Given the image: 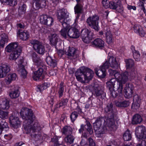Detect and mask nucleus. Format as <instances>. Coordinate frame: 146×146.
Returning <instances> with one entry per match:
<instances>
[{"mask_svg": "<svg viewBox=\"0 0 146 146\" xmlns=\"http://www.w3.org/2000/svg\"><path fill=\"white\" fill-rule=\"evenodd\" d=\"M20 114L22 118L25 119L23 124L26 133H30L31 131L33 133L41 129L40 125L35 119L32 110L27 108H23Z\"/></svg>", "mask_w": 146, "mask_h": 146, "instance_id": "nucleus-1", "label": "nucleus"}, {"mask_svg": "<svg viewBox=\"0 0 146 146\" xmlns=\"http://www.w3.org/2000/svg\"><path fill=\"white\" fill-rule=\"evenodd\" d=\"M109 71L111 76L114 75L115 77L118 82L117 90L119 94L122 93L123 86V84H125L127 82L129 76L130 77L131 76L133 78L134 77L135 75V72L132 71L131 74V72H125L121 74L116 70L111 69H109Z\"/></svg>", "mask_w": 146, "mask_h": 146, "instance_id": "nucleus-2", "label": "nucleus"}, {"mask_svg": "<svg viewBox=\"0 0 146 146\" xmlns=\"http://www.w3.org/2000/svg\"><path fill=\"white\" fill-rule=\"evenodd\" d=\"M107 118H106L105 119L103 117H99L97 118L95 122L93 123L94 128L96 135L98 137H100L101 134H103L105 133L106 128L102 127V123L104 122L105 125H106L110 127L113 128L115 127V128H116L115 124H114V126H109L107 124Z\"/></svg>", "mask_w": 146, "mask_h": 146, "instance_id": "nucleus-3", "label": "nucleus"}, {"mask_svg": "<svg viewBox=\"0 0 146 146\" xmlns=\"http://www.w3.org/2000/svg\"><path fill=\"white\" fill-rule=\"evenodd\" d=\"M105 111L108 114L107 118V125L110 127L114 126L115 121L114 118V112L113 105L112 103L108 104L105 108Z\"/></svg>", "mask_w": 146, "mask_h": 146, "instance_id": "nucleus-4", "label": "nucleus"}, {"mask_svg": "<svg viewBox=\"0 0 146 146\" xmlns=\"http://www.w3.org/2000/svg\"><path fill=\"white\" fill-rule=\"evenodd\" d=\"M38 66H39L38 69L34 72L33 75V78L35 81L43 79L46 71V67L43 64H41Z\"/></svg>", "mask_w": 146, "mask_h": 146, "instance_id": "nucleus-5", "label": "nucleus"}, {"mask_svg": "<svg viewBox=\"0 0 146 146\" xmlns=\"http://www.w3.org/2000/svg\"><path fill=\"white\" fill-rule=\"evenodd\" d=\"M99 17L97 15H94L89 17L87 19L86 22L88 25L95 30H99L98 21Z\"/></svg>", "mask_w": 146, "mask_h": 146, "instance_id": "nucleus-6", "label": "nucleus"}, {"mask_svg": "<svg viewBox=\"0 0 146 146\" xmlns=\"http://www.w3.org/2000/svg\"><path fill=\"white\" fill-rule=\"evenodd\" d=\"M76 72L85 76V79L86 80L92 79L94 74L92 70L84 66L81 67Z\"/></svg>", "mask_w": 146, "mask_h": 146, "instance_id": "nucleus-7", "label": "nucleus"}, {"mask_svg": "<svg viewBox=\"0 0 146 146\" xmlns=\"http://www.w3.org/2000/svg\"><path fill=\"white\" fill-rule=\"evenodd\" d=\"M81 37L84 42L86 43H88L93 38L92 33L88 29H84L81 31Z\"/></svg>", "mask_w": 146, "mask_h": 146, "instance_id": "nucleus-8", "label": "nucleus"}, {"mask_svg": "<svg viewBox=\"0 0 146 146\" xmlns=\"http://www.w3.org/2000/svg\"><path fill=\"white\" fill-rule=\"evenodd\" d=\"M78 17H77L75 21V23L74 24V26L76 27H72L70 28L68 33V36L70 38H77L80 36V33L78 29L76 28V25L77 23Z\"/></svg>", "mask_w": 146, "mask_h": 146, "instance_id": "nucleus-9", "label": "nucleus"}, {"mask_svg": "<svg viewBox=\"0 0 146 146\" xmlns=\"http://www.w3.org/2000/svg\"><path fill=\"white\" fill-rule=\"evenodd\" d=\"M30 43L33 46L35 50L38 53L43 55L45 53V47L41 43L37 40H31Z\"/></svg>", "mask_w": 146, "mask_h": 146, "instance_id": "nucleus-10", "label": "nucleus"}, {"mask_svg": "<svg viewBox=\"0 0 146 146\" xmlns=\"http://www.w3.org/2000/svg\"><path fill=\"white\" fill-rule=\"evenodd\" d=\"M56 15L58 21L61 24L66 23L65 21L68 17L67 10L63 8L59 9L57 10Z\"/></svg>", "mask_w": 146, "mask_h": 146, "instance_id": "nucleus-11", "label": "nucleus"}, {"mask_svg": "<svg viewBox=\"0 0 146 146\" xmlns=\"http://www.w3.org/2000/svg\"><path fill=\"white\" fill-rule=\"evenodd\" d=\"M108 61L106 60L104 63L101 68H102L103 69H108L109 66L113 68H116L118 67V64L115 58L113 56L110 57L108 58Z\"/></svg>", "mask_w": 146, "mask_h": 146, "instance_id": "nucleus-12", "label": "nucleus"}, {"mask_svg": "<svg viewBox=\"0 0 146 146\" xmlns=\"http://www.w3.org/2000/svg\"><path fill=\"white\" fill-rule=\"evenodd\" d=\"M40 21L42 24L49 27L52 26L54 23L53 18L46 15H41L40 17Z\"/></svg>", "mask_w": 146, "mask_h": 146, "instance_id": "nucleus-13", "label": "nucleus"}, {"mask_svg": "<svg viewBox=\"0 0 146 146\" xmlns=\"http://www.w3.org/2000/svg\"><path fill=\"white\" fill-rule=\"evenodd\" d=\"M145 131V128L143 126L137 127L135 129V134L137 138L140 139H145L146 138Z\"/></svg>", "mask_w": 146, "mask_h": 146, "instance_id": "nucleus-14", "label": "nucleus"}, {"mask_svg": "<svg viewBox=\"0 0 146 146\" xmlns=\"http://www.w3.org/2000/svg\"><path fill=\"white\" fill-rule=\"evenodd\" d=\"M145 131V128L143 126L137 127L135 129V134L137 138L140 139H145L146 138Z\"/></svg>", "mask_w": 146, "mask_h": 146, "instance_id": "nucleus-15", "label": "nucleus"}, {"mask_svg": "<svg viewBox=\"0 0 146 146\" xmlns=\"http://www.w3.org/2000/svg\"><path fill=\"white\" fill-rule=\"evenodd\" d=\"M134 86L131 84H126L124 90L125 97L127 98H131L133 93Z\"/></svg>", "mask_w": 146, "mask_h": 146, "instance_id": "nucleus-16", "label": "nucleus"}, {"mask_svg": "<svg viewBox=\"0 0 146 146\" xmlns=\"http://www.w3.org/2000/svg\"><path fill=\"white\" fill-rule=\"evenodd\" d=\"M9 121L10 124L14 128H18L20 126V122L18 117L11 115L9 118Z\"/></svg>", "mask_w": 146, "mask_h": 146, "instance_id": "nucleus-17", "label": "nucleus"}, {"mask_svg": "<svg viewBox=\"0 0 146 146\" xmlns=\"http://www.w3.org/2000/svg\"><path fill=\"white\" fill-rule=\"evenodd\" d=\"M10 66L7 64H3L0 66V78L5 77L10 71Z\"/></svg>", "mask_w": 146, "mask_h": 146, "instance_id": "nucleus-18", "label": "nucleus"}, {"mask_svg": "<svg viewBox=\"0 0 146 146\" xmlns=\"http://www.w3.org/2000/svg\"><path fill=\"white\" fill-rule=\"evenodd\" d=\"M91 44L93 47L101 49L104 46V42L102 39L98 38L91 42Z\"/></svg>", "mask_w": 146, "mask_h": 146, "instance_id": "nucleus-19", "label": "nucleus"}, {"mask_svg": "<svg viewBox=\"0 0 146 146\" xmlns=\"http://www.w3.org/2000/svg\"><path fill=\"white\" fill-rule=\"evenodd\" d=\"M105 33L107 42L109 44L113 42V35L109 27H105L104 29Z\"/></svg>", "mask_w": 146, "mask_h": 146, "instance_id": "nucleus-20", "label": "nucleus"}, {"mask_svg": "<svg viewBox=\"0 0 146 146\" xmlns=\"http://www.w3.org/2000/svg\"><path fill=\"white\" fill-rule=\"evenodd\" d=\"M19 48L21 49L20 46H18V43L14 42L11 43L7 45L6 49L7 52H10L18 50Z\"/></svg>", "mask_w": 146, "mask_h": 146, "instance_id": "nucleus-21", "label": "nucleus"}, {"mask_svg": "<svg viewBox=\"0 0 146 146\" xmlns=\"http://www.w3.org/2000/svg\"><path fill=\"white\" fill-rule=\"evenodd\" d=\"M109 8L112 9H116L119 12H121L123 10L122 5H119L117 2L111 1L110 3Z\"/></svg>", "mask_w": 146, "mask_h": 146, "instance_id": "nucleus-22", "label": "nucleus"}, {"mask_svg": "<svg viewBox=\"0 0 146 146\" xmlns=\"http://www.w3.org/2000/svg\"><path fill=\"white\" fill-rule=\"evenodd\" d=\"M61 24L63 28L60 31L61 35L66 38L67 35H68V31L70 28V25L66 23H64Z\"/></svg>", "mask_w": 146, "mask_h": 146, "instance_id": "nucleus-23", "label": "nucleus"}, {"mask_svg": "<svg viewBox=\"0 0 146 146\" xmlns=\"http://www.w3.org/2000/svg\"><path fill=\"white\" fill-rule=\"evenodd\" d=\"M32 57L33 62L35 64L34 66L32 67V70L34 71L35 70V68H36V65L39 66L42 64L41 60L39 58L37 57V55L35 52H34L32 54Z\"/></svg>", "mask_w": 146, "mask_h": 146, "instance_id": "nucleus-24", "label": "nucleus"}, {"mask_svg": "<svg viewBox=\"0 0 146 146\" xmlns=\"http://www.w3.org/2000/svg\"><path fill=\"white\" fill-rule=\"evenodd\" d=\"M50 44L54 46L56 45L58 42V37L56 33L50 34L48 36Z\"/></svg>", "mask_w": 146, "mask_h": 146, "instance_id": "nucleus-25", "label": "nucleus"}, {"mask_svg": "<svg viewBox=\"0 0 146 146\" xmlns=\"http://www.w3.org/2000/svg\"><path fill=\"white\" fill-rule=\"evenodd\" d=\"M94 95L97 97L101 98L104 96V93L103 91L97 85L95 84L94 86Z\"/></svg>", "mask_w": 146, "mask_h": 146, "instance_id": "nucleus-26", "label": "nucleus"}, {"mask_svg": "<svg viewBox=\"0 0 146 146\" xmlns=\"http://www.w3.org/2000/svg\"><path fill=\"white\" fill-rule=\"evenodd\" d=\"M133 101L131 108L136 110L140 107L141 99L138 96H135L133 98Z\"/></svg>", "mask_w": 146, "mask_h": 146, "instance_id": "nucleus-27", "label": "nucleus"}, {"mask_svg": "<svg viewBox=\"0 0 146 146\" xmlns=\"http://www.w3.org/2000/svg\"><path fill=\"white\" fill-rule=\"evenodd\" d=\"M15 87L11 89L9 92V95L10 97L12 99L16 98L18 97L19 95V91L18 89L15 88Z\"/></svg>", "mask_w": 146, "mask_h": 146, "instance_id": "nucleus-28", "label": "nucleus"}, {"mask_svg": "<svg viewBox=\"0 0 146 146\" xmlns=\"http://www.w3.org/2000/svg\"><path fill=\"white\" fill-rule=\"evenodd\" d=\"M9 107V102L4 98L0 99V108L3 109H8Z\"/></svg>", "mask_w": 146, "mask_h": 146, "instance_id": "nucleus-29", "label": "nucleus"}, {"mask_svg": "<svg viewBox=\"0 0 146 146\" xmlns=\"http://www.w3.org/2000/svg\"><path fill=\"white\" fill-rule=\"evenodd\" d=\"M75 75L76 79L77 80L82 84L85 83L86 82H88L92 79H85V76H83V75L76 72L75 73Z\"/></svg>", "mask_w": 146, "mask_h": 146, "instance_id": "nucleus-30", "label": "nucleus"}, {"mask_svg": "<svg viewBox=\"0 0 146 146\" xmlns=\"http://www.w3.org/2000/svg\"><path fill=\"white\" fill-rule=\"evenodd\" d=\"M61 132L63 135L66 136L72 134V129L70 126H66L61 129Z\"/></svg>", "mask_w": 146, "mask_h": 146, "instance_id": "nucleus-31", "label": "nucleus"}, {"mask_svg": "<svg viewBox=\"0 0 146 146\" xmlns=\"http://www.w3.org/2000/svg\"><path fill=\"white\" fill-rule=\"evenodd\" d=\"M17 76L15 73H10L8 74L5 78V82L7 84H10L12 81L15 80Z\"/></svg>", "mask_w": 146, "mask_h": 146, "instance_id": "nucleus-32", "label": "nucleus"}, {"mask_svg": "<svg viewBox=\"0 0 146 146\" xmlns=\"http://www.w3.org/2000/svg\"><path fill=\"white\" fill-rule=\"evenodd\" d=\"M21 52V49L19 48L18 50L12 52L9 58L11 60H16L18 58Z\"/></svg>", "mask_w": 146, "mask_h": 146, "instance_id": "nucleus-33", "label": "nucleus"}, {"mask_svg": "<svg viewBox=\"0 0 146 146\" xmlns=\"http://www.w3.org/2000/svg\"><path fill=\"white\" fill-rule=\"evenodd\" d=\"M131 49L133 54L134 58L137 61H139L140 59V54L139 52L135 49V47L132 46L131 47Z\"/></svg>", "mask_w": 146, "mask_h": 146, "instance_id": "nucleus-34", "label": "nucleus"}, {"mask_svg": "<svg viewBox=\"0 0 146 146\" xmlns=\"http://www.w3.org/2000/svg\"><path fill=\"white\" fill-rule=\"evenodd\" d=\"M46 61L47 64L52 67L54 68L56 66L57 62L56 60L53 59L50 56H47Z\"/></svg>", "mask_w": 146, "mask_h": 146, "instance_id": "nucleus-35", "label": "nucleus"}, {"mask_svg": "<svg viewBox=\"0 0 146 146\" xmlns=\"http://www.w3.org/2000/svg\"><path fill=\"white\" fill-rule=\"evenodd\" d=\"M142 121V118L139 114L134 115L132 120V123L133 124L140 123Z\"/></svg>", "mask_w": 146, "mask_h": 146, "instance_id": "nucleus-36", "label": "nucleus"}, {"mask_svg": "<svg viewBox=\"0 0 146 146\" xmlns=\"http://www.w3.org/2000/svg\"><path fill=\"white\" fill-rule=\"evenodd\" d=\"M8 40V36L5 34L1 35V38L0 40V46L3 48L6 43L7 42Z\"/></svg>", "mask_w": 146, "mask_h": 146, "instance_id": "nucleus-37", "label": "nucleus"}, {"mask_svg": "<svg viewBox=\"0 0 146 146\" xmlns=\"http://www.w3.org/2000/svg\"><path fill=\"white\" fill-rule=\"evenodd\" d=\"M130 103L129 101H124L122 102L116 101L115 104L117 106L119 107H127L129 105Z\"/></svg>", "mask_w": 146, "mask_h": 146, "instance_id": "nucleus-38", "label": "nucleus"}, {"mask_svg": "<svg viewBox=\"0 0 146 146\" xmlns=\"http://www.w3.org/2000/svg\"><path fill=\"white\" fill-rule=\"evenodd\" d=\"M106 70L105 69L100 68L98 70H95V72L96 75L100 77L104 78L106 76Z\"/></svg>", "mask_w": 146, "mask_h": 146, "instance_id": "nucleus-39", "label": "nucleus"}, {"mask_svg": "<svg viewBox=\"0 0 146 146\" xmlns=\"http://www.w3.org/2000/svg\"><path fill=\"white\" fill-rule=\"evenodd\" d=\"M19 73L21 77L23 78L26 77L27 72L25 69L23 65L21 66V67L19 68Z\"/></svg>", "mask_w": 146, "mask_h": 146, "instance_id": "nucleus-40", "label": "nucleus"}, {"mask_svg": "<svg viewBox=\"0 0 146 146\" xmlns=\"http://www.w3.org/2000/svg\"><path fill=\"white\" fill-rule=\"evenodd\" d=\"M83 3H77L76 6L74 7V11L75 13L78 14L81 13L82 12Z\"/></svg>", "mask_w": 146, "mask_h": 146, "instance_id": "nucleus-41", "label": "nucleus"}, {"mask_svg": "<svg viewBox=\"0 0 146 146\" xmlns=\"http://www.w3.org/2000/svg\"><path fill=\"white\" fill-rule=\"evenodd\" d=\"M64 82H61L60 83L58 90V94L59 98L62 97L63 95L64 91Z\"/></svg>", "mask_w": 146, "mask_h": 146, "instance_id": "nucleus-42", "label": "nucleus"}, {"mask_svg": "<svg viewBox=\"0 0 146 146\" xmlns=\"http://www.w3.org/2000/svg\"><path fill=\"white\" fill-rule=\"evenodd\" d=\"M123 137L124 140L125 141L130 140L132 138L130 131L128 130L126 131L123 135Z\"/></svg>", "mask_w": 146, "mask_h": 146, "instance_id": "nucleus-43", "label": "nucleus"}, {"mask_svg": "<svg viewBox=\"0 0 146 146\" xmlns=\"http://www.w3.org/2000/svg\"><path fill=\"white\" fill-rule=\"evenodd\" d=\"M20 38L23 40H27L29 37L28 32L27 31H24L20 33Z\"/></svg>", "mask_w": 146, "mask_h": 146, "instance_id": "nucleus-44", "label": "nucleus"}, {"mask_svg": "<svg viewBox=\"0 0 146 146\" xmlns=\"http://www.w3.org/2000/svg\"><path fill=\"white\" fill-rule=\"evenodd\" d=\"M36 1L35 5L37 8L44 7L46 5L45 1L43 0H35Z\"/></svg>", "mask_w": 146, "mask_h": 146, "instance_id": "nucleus-45", "label": "nucleus"}, {"mask_svg": "<svg viewBox=\"0 0 146 146\" xmlns=\"http://www.w3.org/2000/svg\"><path fill=\"white\" fill-rule=\"evenodd\" d=\"M2 3L4 4L14 6L17 4V2L14 0H2Z\"/></svg>", "mask_w": 146, "mask_h": 146, "instance_id": "nucleus-46", "label": "nucleus"}, {"mask_svg": "<svg viewBox=\"0 0 146 146\" xmlns=\"http://www.w3.org/2000/svg\"><path fill=\"white\" fill-rule=\"evenodd\" d=\"M74 139V136L70 134L66 136L64 138V140L66 143L70 144L73 143Z\"/></svg>", "mask_w": 146, "mask_h": 146, "instance_id": "nucleus-47", "label": "nucleus"}, {"mask_svg": "<svg viewBox=\"0 0 146 146\" xmlns=\"http://www.w3.org/2000/svg\"><path fill=\"white\" fill-rule=\"evenodd\" d=\"M116 79L115 78H111L109 81H108L107 83L109 89L114 88V85Z\"/></svg>", "mask_w": 146, "mask_h": 146, "instance_id": "nucleus-48", "label": "nucleus"}, {"mask_svg": "<svg viewBox=\"0 0 146 146\" xmlns=\"http://www.w3.org/2000/svg\"><path fill=\"white\" fill-rule=\"evenodd\" d=\"M68 101V100L67 98L62 99L60 102L57 105V106L59 108L61 107H64L66 105Z\"/></svg>", "mask_w": 146, "mask_h": 146, "instance_id": "nucleus-49", "label": "nucleus"}, {"mask_svg": "<svg viewBox=\"0 0 146 146\" xmlns=\"http://www.w3.org/2000/svg\"><path fill=\"white\" fill-rule=\"evenodd\" d=\"M86 124L85 125V126H86V129L89 132L90 134L91 135L93 133V130L92 125H91L90 122L88 121H86Z\"/></svg>", "mask_w": 146, "mask_h": 146, "instance_id": "nucleus-50", "label": "nucleus"}, {"mask_svg": "<svg viewBox=\"0 0 146 146\" xmlns=\"http://www.w3.org/2000/svg\"><path fill=\"white\" fill-rule=\"evenodd\" d=\"M9 113L7 111L0 110V118L3 119L7 118L8 117Z\"/></svg>", "mask_w": 146, "mask_h": 146, "instance_id": "nucleus-51", "label": "nucleus"}, {"mask_svg": "<svg viewBox=\"0 0 146 146\" xmlns=\"http://www.w3.org/2000/svg\"><path fill=\"white\" fill-rule=\"evenodd\" d=\"M76 50L73 47H69V49L68 51L67 55L69 56L73 57L75 54Z\"/></svg>", "mask_w": 146, "mask_h": 146, "instance_id": "nucleus-52", "label": "nucleus"}, {"mask_svg": "<svg viewBox=\"0 0 146 146\" xmlns=\"http://www.w3.org/2000/svg\"><path fill=\"white\" fill-rule=\"evenodd\" d=\"M125 62L126 64L127 68H131L134 64L133 61L131 59H125Z\"/></svg>", "mask_w": 146, "mask_h": 146, "instance_id": "nucleus-53", "label": "nucleus"}, {"mask_svg": "<svg viewBox=\"0 0 146 146\" xmlns=\"http://www.w3.org/2000/svg\"><path fill=\"white\" fill-rule=\"evenodd\" d=\"M78 116L77 112L74 111L70 115V118L72 122H73L76 119Z\"/></svg>", "mask_w": 146, "mask_h": 146, "instance_id": "nucleus-54", "label": "nucleus"}, {"mask_svg": "<svg viewBox=\"0 0 146 146\" xmlns=\"http://www.w3.org/2000/svg\"><path fill=\"white\" fill-rule=\"evenodd\" d=\"M49 86L50 84L48 83H45L40 86L39 87H38V88L41 91L46 89Z\"/></svg>", "mask_w": 146, "mask_h": 146, "instance_id": "nucleus-55", "label": "nucleus"}, {"mask_svg": "<svg viewBox=\"0 0 146 146\" xmlns=\"http://www.w3.org/2000/svg\"><path fill=\"white\" fill-rule=\"evenodd\" d=\"M26 5L25 4H23L21 6L19 7V13L21 14L24 13L26 10Z\"/></svg>", "mask_w": 146, "mask_h": 146, "instance_id": "nucleus-56", "label": "nucleus"}, {"mask_svg": "<svg viewBox=\"0 0 146 146\" xmlns=\"http://www.w3.org/2000/svg\"><path fill=\"white\" fill-rule=\"evenodd\" d=\"M110 3L108 0H102V1L103 6L106 9L109 8Z\"/></svg>", "mask_w": 146, "mask_h": 146, "instance_id": "nucleus-57", "label": "nucleus"}, {"mask_svg": "<svg viewBox=\"0 0 146 146\" xmlns=\"http://www.w3.org/2000/svg\"><path fill=\"white\" fill-rule=\"evenodd\" d=\"M139 6L140 7V9L142 10L144 13H146V10L145 9L144 3L143 1H140L139 3Z\"/></svg>", "mask_w": 146, "mask_h": 146, "instance_id": "nucleus-58", "label": "nucleus"}, {"mask_svg": "<svg viewBox=\"0 0 146 146\" xmlns=\"http://www.w3.org/2000/svg\"><path fill=\"white\" fill-rule=\"evenodd\" d=\"M0 128L2 129L3 128H7L8 127V125L7 123L5 121H1L0 122Z\"/></svg>", "mask_w": 146, "mask_h": 146, "instance_id": "nucleus-59", "label": "nucleus"}, {"mask_svg": "<svg viewBox=\"0 0 146 146\" xmlns=\"http://www.w3.org/2000/svg\"><path fill=\"white\" fill-rule=\"evenodd\" d=\"M141 28L140 26L137 25H135L133 27V30L134 32L137 34L139 33V31Z\"/></svg>", "mask_w": 146, "mask_h": 146, "instance_id": "nucleus-60", "label": "nucleus"}, {"mask_svg": "<svg viewBox=\"0 0 146 146\" xmlns=\"http://www.w3.org/2000/svg\"><path fill=\"white\" fill-rule=\"evenodd\" d=\"M110 91V95L113 98L115 97L117 95V94L114 90V88L112 89V88L109 89Z\"/></svg>", "mask_w": 146, "mask_h": 146, "instance_id": "nucleus-61", "label": "nucleus"}, {"mask_svg": "<svg viewBox=\"0 0 146 146\" xmlns=\"http://www.w3.org/2000/svg\"><path fill=\"white\" fill-rule=\"evenodd\" d=\"M88 140L89 146H95V143L92 138H89Z\"/></svg>", "mask_w": 146, "mask_h": 146, "instance_id": "nucleus-62", "label": "nucleus"}, {"mask_svg": "<svg viewBox=\"0 0 146 146\" xmlns=\"http://www.w3.org/2000/svg\"><path fill=\"white\" fill-rule=\"evenodd\" d=\"M137 34H138L141 37H143L145 35V33L142 28H141Z\"/></svg>", "mask_w": 146, "mask_h": 146, "instance_id": "nucleus-63", "label": "nucleus"}, {"mask_svg": "<svg viewBox=\"0 0 146 146\" xmlns=\"http://www.w3.org/2000/svg\"><path fill=\"white\" fill-rule=\"evenodd\" d=\"M18 63L19 68L21 67V66L23 65L24 66V64H23L24 59L23 58L20 59V60L19 61Z\"/></svg>", "mask_w": 146, "mask_h": 146, "instance_id": "nucleus-64", "label": "nucleus"}]
</instances>
